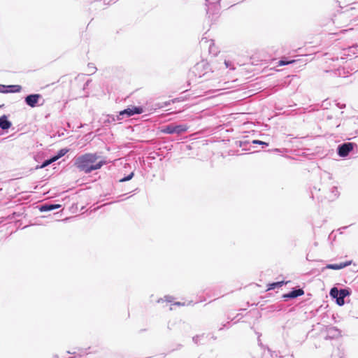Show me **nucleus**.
Here are the masks:
<instances>
[{
    "mask_svg": "<svg viewBox=\"0 0 358 358\" xmlns=\"http://www.w3.org/2000/svg\"><path fill=\"white\" fill-rule=\"evenodd\" d=\"M62 206L60 204L57 203H44L39 206H38V208L40 210V212H50L53 210H56Z\"/></svg>",
    "mask_w": 358,
    "mask_h": 358,
    "instance_id": "nucleus-11",
    "label": "nucleus"
},
{
    "mask_svg": "<svg viewBox=\"0 0 358 358\" xmlns=\"http://www.w3.org/2000/svg\"><path fill=\"white\" fill-rule=\"evenodd\" d=\"M334 329L340 332L339 329L337 327H334Z\"/></svg>",
    "mask_w": 358,
    "mask_h": 358,
    "instance_id": "nucleus-40",
    "label": "nucleus"
},
{
    "mask_svg": "<svg viewBox=\"0 0 358 358\" xmlns=\"http://www.w3.org/2000/svg\"><path fill=\"white\" fill-rule=\"evenodd\" d=\"M294 60H291L287 57H282L278 62V64L279 66H286L292 63H294Z\"/></svg>",
    "mask_w": 358,
    "mask_h": 358,
    "instance_id": "nucleus-15",
    "label": "nucleus"
},
{
    "mask_svg": "<svg viewBox=\"0 0 358 358\" xmlns=\"http://www.w3.org/2000/svg\"><path fill=\"white\" fill-rule=\"evenodd\" d=\"M224 65L226 68H229L231 70H234L235 68L234 67L232 63L229 60H224Z\"/></svg>",
    "mask_w": 358,
    "mask_h": 358,
    "instance_id": "nucleus-23",
    "label": "nucleus"
},
{
    "mask_svg": "<svg viewBox=\"0 0 358 358\" xmlns=\"http://www.w3.org/2000/svg\"><path fill=\"white\" fill-rule=\"evenodd\" d=\"M22 86L20 85H3L0 84V93H19L22 91Z\"/></svg>",
    "mask_w": 358,
    "mask_h": 358,
    "instance_id": "nucleus-10",
    "label": "nucleus"
},
{
    "mask_svg": "<svg viewBox=\"0 0 358 358\" xmlns=\"http://www.w3.org/2000/svg\"><path fill=\"white\" fill-rule=\"evenodd\" d=\"M3 106H4L3 104L0 105V108H2V107H3Z\"/></svg>",
    "mask_w": 358,
    "mask_h": 358,
    "instance_id": "nucleus-44",
    "label": "nucleus"
},
{
    "mask_svg": "<svg viewBox=\"0 0 358 358\" xmlns=\"http://www.w3.org/2000/svg\"><path fill=\"white\" fill-rule=\"evenodd\" d=\"M12 125L11 121L8 120V115L3 114L0 116V129L2 131L7 132Z\"/></svg>",
    "mask_w": 358,
    "mask_h": 358,
    "instance_id": "nucleus-12",
    "label": "nucleus"
},
{
    "mask_svg": "<svg viewBox=\"0 0 358 358\" xmlns=\"http://www.w3.org/2000/svg\"><path fill=\"white\" fill-rule=\"evenodd\" d=\"M91 82H92V80H91V79H88V80H87L84 83L83 87V90H85L88 87V86H89L90 83Z\"/></svg>",
    "mask_w": 358,
    "mask_h": 358,
    "instance_id": "nucleus-27",
    "label": "nucleus"
},
{
    "mask_svg": "<svg viewBox=\"0 0 358 358\" xmlns=\"http://www.w3.org/2000/svg\"><path fill=\"white\" fill-rule=\"evenodd\" d=\"M258 344H259V345H260L262 348H263V346H262V342H261V340H260L259 337L258 338Z\"/></svg>",
    "mask_w": 358,
    "mask_h": 358,
    "instance_id": "nucleus-37",
    "label": "nucleus"
},
{
    "mask_svg": "<svg viewBox=\"0 0 358 358\" xmlns=\"http://www.w3.org/2000/svg\"><path fill=\"white\" fill-rule=\"evenodd\" d=\"M117 1V0H115V1H113V3H115Z\"/></svg>",
    "mask_w": 358,
    "mask_h": 358,
    "instance_id": "nucleus-47",
    "label": "nucleus"
},
{
    "mask_svg": "<svg viewBox=\"0 0 358 358\" xmlns=\"http://www.w3.org/2000/svg\"><path fill=\"white\" fill-rule=\"evenodd\" d=\"M106 164V161L105 159H101L96 162H94L92 164L91 173L94 171L100 169L103 165Z\"/></svg>",
    "mask_w": 358,
    "mask_h": 358,
    "instance_id": "nucleus-14",
    "label": "nucleus"
},
{
    "mask_svg": "<svg viewBox=\"0 0 358 358\" xmlns=\"http://www.w3.org/2000/svg\"><path fill=\"white\" fill-rule=\"evenodd\" d=\"M326 268L332 269V270L342 269L341 263H339V264H328L326 266Z\"/></svg>",
    "mask_w": 358,
    "mask_h": 358,
    "instance_id": "nucleus-17",
    "label": "nucleus"
},
{
    "mask_svg": "<svg viewBox=\"0 0 358 358\" xmlns=\"http://www.w3.org/2000/svg\"><path fill=\"white\" fill-rule=\"evenodd\" d=\"M331 192L334 195L336 198H337L339 195V192L338 191V188L336 186H333L331 188Z\"/></svg>",
    "mask_w": 358,
    "mask_h": 358,
    "instance_id": "nucleus-22",
    "label": "nucleus"
},
{
    "mask_svg": "<svg viewBox=\"0 0 358 358\" xmlns=\"http://www.w3.org/2000/svg\"><path fill=\"white\" fill-rule=\"evenodd\" d=\"M184 303H181V302H179V301H177V302H175L173 303L174 306H184Z\"/></svg>",
    "mask_w": 358,
    "mask_h": 358,
    "instance_id": "nucleus-33",
    "label": "nucleus"
},
{
    "mask_svg": "<svg viewBox=\"0 0 358 358\" xmlns=\"http://www.w3.org/2000/svg\"><path fill=\"white\" fill-rule=\"evenodd\" d=\"M238 143L239 147H244L245 145L249 144V141H239L237 142Z\"/></svg>",
    "mask_w": 358,
    "mask_h": 358,
    "instance_id": "nucleus-26",
    "label": "nucleus"
},
{
    "mask_svg": "<svg viewBox=\"0 0 358 358\" xmlns=\"http://www.w3.org/2000/svg\"><path fill=\"white\" fill-rule=\"evenodd\" d=\"M336 153L341 158H346L350 154L356 155L358 153V145L354 142H344L337 146Z\"/></svg>",
    "mask_w": 358,
    "mask_h": 358,
    "instance_id": "nucleus-3",
    "label": "nucleus"
},
{
    "mask_svg": "<svg viewBox=\"0 0 358 358\" xmlns=\"http://www.w3.org/2000/svg\"><path fill=\"white\" fill-rule=\"evenodd\" d=\"M43 169V167L41 166V164L36 165V167L34 168L35 170H38V169Z\"/></svg>",
    "mask_w": 358,
    "mask_h": 358,
    "instance_id": "nucleus-35",
    "label": "nucleus"
},
{
    "mask_svg": "<svg viewBox=\"0 0 358 358\" xmlns=\"http://www.w3.org/2000/svg\"><path fill=\"white\" fill-rule=\"evenodd\" d=\"M224 327L229 328L230 323L228 322L226 324H223L222 327L219 329V330H222Z\"/></svg>",
    "mask_w": 358,
    "mask_h": 358,
    "instance_id": "nucleus-30",
    "label": "nucleus"
},
{
    "mask_svg": "<svg viewBox=\"0 0 358 358\" xmlns=\"http://www.w3.org/2000/svg\"><path fill=\"white\" fill-rule=\"evenodd\" d=\"M336 106L339 108H345L346 105L345 103H336Z\"/></svg>",
    "mask_w": 358,
    "mask_h": 358,
    "instance_id": "nucleus-31",
    "label": "nucleus"
},
{
    "mask_svg": "<svg viewBox=\"0 0 358 358\" xmlns=\"http://www.w3.org/2000/svg\"><path fill=\"white\" fill-rule=\"evenodd\" d=\"M213 72L210 64L204 60L198 62L194 66V73L196 76H199V78L205 76L208 72Z\"/></svg>",
    "mask_w": 358,
    "mask_h": 358,
    "instance_id": "nucleus-8",
    "label": "nucleus"
},
{
    "mask_svg": "<svg viewBox=\"0 0 358 358\" xmlns=\"http://www.w3.org/2000/svg\"><path fill=\"white\" fill-rule=\"evenodd\" d=\"M252 144L261 145H262L263 148L268 147V145H269L268 143L265 142V141H260V140H253L252 141Z\"/></svg>",
    "mask_w": 358,
    "mask_h": 358,
    "instance_id": "nucleus-19",
    "label": "nucleus"
},
{
    "mask_svg": "<svg viewBox=\"0 0 358 358\" xmlns=\"http://www.w3.org/2000/svg\"><path fill=\"white\" fill-rule=\"evenodd\" d=\"M351 294L352 289L348 287L341 289L333 287L329 291L330 297L339 306H343L345 304V298L350 296Z\"/></svg>",
    "mask_w": 358,
    "mask_h": 358,
    "instance_id": "nucleus-2",
    "label": "nucleus"
},
{
    "mask_svg": "<svg viewBox=\"0 0 358 358\" xmlns=\"http://www.w3.org/2000/svg\"><path fill=\"white\" fill-rule=\"evenodd\" d=\"M304 294V291L303 288H301L299 286L294 287L291 289L287 293H285L282 295V298L285 300L287 299H294L299 296H301Z\"/></svg>",
    "mask_w": 358,
    "mask_h": 358,
    "instance_id": "nucleus-9",
    "label": "nucleus"
},
{
    "mask_svg": "<svg viewBox=\"0 0 358 358\" xmlns=\"http://www.w3.org/2000/svg\"><path fill=\"white\" fill-rule=\"evenodd\" d=\"M160 131L166 134L181 135L185 134L189 129L186 124L170 123L160 127Z\"/></svg>",
    "mask_w": 358,
    "mask_h": 358,
    "instance_id": "nucleus-4",
    "label": "nucleus"
},
{
    "mask_svg": "<svg viewBox=\"0 0 358 358\" xmlns=\"http://www.w3.org/2000/svg\"><path fill=\"white\" fill-rule=\"evenodd\" d=\"M203 336V334H202V335H196V336L192 337V341L195 344L199 345V340Z\"/></svg>",
    "mask_w": 358,
    "mask_h": 358,
    "instance_id": "nucleus-20",
    "label": "nucleus"
},
{
    "mask_svg": "<svg viewBox=\"0 0 358 358\" xmlns=\"http://www.w3.org/2000/svg\"><path fill=\"white\" fill-rule=\"evenodd\" d=\"M69 358H73V357H69Z\"/></svg>",
    "mask_w": 358,
    "mask_h": 358,
    "instance_id": "nucleus-50",
    "label": "nucleus"
},
{
    "mask_svg": "<svg viewBox=\"0 0 358 358\" xmlns=\"http://www.w3.org/2000/svg\"><path fill=\"white\" fill-rule=\"evenodd\" d=\"M144 112L145 110L143 106L131 105L120 110L117 115V119L122 120L125 117H130L134 115L142 114Z\"/></svg>",
    "mask_w": 358,
    "mask_h": 358,
    "instance_id": "nucleus-5",
    "label": "nucleus"
},
{
    "mask_svg": "<svg viewBox=\"0 0 358 358\" xmlns=\"http://www.w3.org/2000/svg\"><path fill=\"white\" fill-rule=\"evenodd\" d=\"M50 158L52 161V162H56V161H57L59 159L55 154L52 155V156H50Z\"/></svg>",
    "mask_w": 358,
    "mask_h": 358,
    "instance_id": "nucleus-29",
    "label": "nucleus"
},
{
    "mask_svg": "<svg viewBox=\"0 0 358 358\" xmlns=\"http://www.w3.org/2000/svg\"><path fill=\"white\" fill-rule=\"evenodd\" d=\"M241 317V315H240V314H237V315L236 316V317Z\"/></svg>",
    "mask_w": 358,
    "mask_h": 358,
    "instance_id": "nucleus-42",
    "label": "nucleus"
},
{
    "mask_svg": "<svg viewBox=\"0 0 358 358\" xmlns=\"http://www.w3.org/2000/svg\"><path fill=\"white\" fill-rule=\"evenodd\" d=\"M352 260L341 262L342 269L350 266L352 264Z\"/></svg>",
    "mask_w": 358,
    "mask_h": 358,
    "instance_id": "nucleus-25",
    "label": "nucleus"
},
{
    "mask_svg": "<svg viewBox=\"0 0 358 358\" xmlns=\"http://www.w3.org/2000/svg\"><path fill=\"white\" fill-rule=\"evenodd\" d=\"M49 166L48 164L47 159L44 160L42 164H41V166L45 168L46 166Z\"/></svg>",
    "mask_w": 358,
    "mask_h": 358,
    "instance_id": "nucleus-32",
    "label": "nucleus"
},
{
    "mask_svg": "<svg viewBox=\"0 0 358 358\" xmlns=\"http://www.w3.org/2000/svg\"><path fill=\"white\" fill-rule=\"evenodd\" d=\"M241 317V315H240V314H237V315L236 316V317Z\"/></svg>",
    "mask_w": 358,
    "mask_h": 358,
    "instance_id": "nucleus-43",
    "label": "nucleus"
},
{
    "mask_svg": "<svg viewBox=\"0 0 358 358\" xmlns=\"http://www.w3.org/2000/svg\"><path fill=\"white\" fill-rule=\"evenodd\" d=\"M205 6L206 7V16L210 18V15L213 17L215 15H217L220 10V3L222 0H204Z\"/></svg>",
    "mask_w": 358,
    "mask_h": 358,
    "instance_id": "nucleus-7",
    "label": "nucleus"
},
{
    "mask_svg": "<svg viewBox=\"0 0 358 358\" xmlns=\"http://www.w3.org/2000/svg\"><path fill=\"white\" fill-rule=\"evenodd\" d=\"M55 358H59V357H58V356H56V357H55Z\"/></svg>",
    "mask_w": 358,
    "mask_h": 358,
    "instance_id": "nucleus-48",
    "label": "nucleus"
},
{
    "mask_svg": "<svg viewBox=\"0 0 358 358\" xmlns=\"http://www.w3.org/2000/svg\"><path fill=\"white\" fill-rule=\"evenodd\" d=\"M87 66L91 71L90 74L94 73L96 71V68L93 63H89Z\"/></svg>",
    "mask_w": 358,
    "mask_h": 358,
    "instance_id": "nucleus-21",
    "label": "nucleus"
},
{
    "mask_svg": "<svg viewBox=\"0 0 358 358\" xmlns=\"http://www.w3.org/2000/svg\"><path fill=\"white\" fill-rule=\"evenodd\" d=\"M24 101L26 105L31 108L43 106L45 103V99L41 94L32 93L29 94L24 97Z\"/></svg>",
    "mask_w": 358,
    "mask_h": 358,
    "instance_id": "nucleus-6",
    "label": "nucleus"
},
{
    "mask_svg": "<svg viewBox=\"0 0 358 358\" xmlns=\"http://www.w3.org/2000/svg\"><path fill=\"white\" fill-rule=\"evenodd\" d=\"M113 0H109L108 3H109L110 1H113Z\"/></svg>",
    "mask_w": 358,
    "mask_h": 358,
    "instance_id": "nucleus-45",
    "label": "nucleus"
},
{
    "mask_svg": "<svg viewBox=\"0 0 358 358\" xmlns=\"http://www.w3.org/2000/svg\"><path fill=\"white\" fill-rule=\"evenodd\" d=\"M276 152H279V149H275V150Z\"/></svg>",
    "mask_w": 358,
    "mask_h": 358,
    "instance_id": "nucleus-46",
    "label": "nucleus"
},
{
    "mask_svg": "<svg viewBox=\"0 0 358 358\" xmlns=\"http://www.w3.org/2000/svg\"><path fill=\"white\" fill-rule=\"evenodd\" d=\"M100 158L96 153H85L83 155L76 157L73 159V166L80 171L88 174L91 173L92 164Z\"/></svg>",
    "mask_w": 358,
    "mask_h": 358,
    "instance_id": "nucleus-1",
    "label": "nucleus"
},
{
    "mask_svg": "<svg viewBox=\"0 0 358 358\" xmlns=\"http://www.w3.org/2000/svg\"><path fill=\"white\" fill-rule=\"evenodd\" d=\"M70 149L68 148H61L59 149L56 153V156L57 157V158L59 159L60 158H62V157H64L66 153H68L69 152Z\"/></svg>",
    "mask_w": 358,
    "mask_h": 358,
    "instance_id": "nucleus-16",
    "label": "nucleus"
},
{
    "mask_svg": "<svg viewBox=\"0 0 358 358\" xmlns=\"http://www.w3.org/2000/svg\"><path fill=\"white\" fill-rule=\"evenodd\" d=\"M103 1H104V2H106L107 0H103Z\"/></svg>",
    "mask_w": 358,
    "mask_h": 358,
    "instance_id": "nucleus-49",
    "label": "nucleus"
},
{
    "mask_svg": "<svg viewBox=\"0 0 358 358\" xmlns=\"http://www.w3.org/2000/svg\"><path fill=\"white\" fill-rule=\"evenodd\" d=\"M348 227H341L340 229H338V231H342V230H344L345 229H347ZM341 233H342V231H341Z\"/></svg>",
    "mask_w": 358,
    "mask_h": 358,
    "instance_id": "nucleus-38",
    "label": "nucleus"
},
{
    "mask_svg": "<svg viewBox=\"0 0 358 358\" xmlns=\"http://www.w3.org/2000/svg\"><path fill=\"white\" fill-rule=\"evenodd\" d=\"M170 104V103L169 101H166L163 103L162 106H160V108H163V107H166L168 106Z\"/></svg>",
    "mask_w": 358,
    "mask_h": 358,
    "instance_id": "nucleus-34",
    "label": "nucleus"
},
{
    "mask_svg": "<svg viewBox=\"0 0 358 358\" xmlns=\"http://www.w3.org/2000/svg\"><path fill=\"white\" fill-rule=\"evenodd\" d=\"M34 159H35V160H36V161H37V162L38 161V157H37V156H36V157H34Z\"/></svg>",
    "mask_w": 358,
    "mask_h": 358,
    "instance_id": "nucleus-41",
    "label": "nucleus"
},
{
    "mask_svg": "<svg viewBox=\"0 0 358 358\" xmlns=\"http://www.w3.org/2000/svg\"><path fill=\"white\" fill-rule=\"evenodd\" d=\"M166 301L169 303H171L173 300V297L171 296H165Z\"/></svg>",
    "mask_w": 358,
    "mask_h": 358,
    "instance_id": "nucleus-28",
    "label": "nucleus"
},
{
    "mask_svg": "<svg viewBox=\"0 0 358 358\" xmlns=\"http://www.w3.org/2000/svg\"><path fill=\"white\" fill-rule=\"evenodd\" d=\"M118 120L117 119V115H108V122H115L116 121H117Z\"/></svg>",
    "mask_w": 358,
    "mask_h": 358,
    "instance_id": "nucleus-24",
    "label": "nucleus"
},
{
    "mask_svg": "<svg viewBox=\"0 0 358 358\" xmlns=\"http://www.w3.org/2000/svg\"><path fill=\"white\" fill-rule=\"evenodd\" d=\"M134 176V173L132 171L130 173H129L128 175L124 176L123 178H120L119 180V182H124L129 181V180H131Z\"/></svg>",
    "mask_w": 358,
    "mask_h": 358,
    "instance_id": "nucleus-18",
    "label": "nucleus"
},
{
    "mask_svg": "<svg viewBox=\"0 0 358 358\" xmlns=\"http://www.w3.org/2000/svg\"><path fill=\"white\" fill-rule=\"evenodd\" d=\"M286 283L287 282H285L284 280L270 282L267 285V290H272L276 288H280Z\"/></svg>",
    "mask_w": 358,
    "mask_h": 358,
    "instance_id": "nucleus-13",
    "label": "nucleus"
},
{
    "mask_svg": "<svg viewBox=\"0 0 358 358\" xmlns=\"http://www.w3.org/2000/svg\"><path fill=\"white\" fill-rule=\"evenodd\" d=\"M47 161H48V165H50V164L53 163L52 161L50 159V158L47 159Z\"/></svg>",
    "mask_w": 358,
    "mask_h": 358,
    "instance_id": "nucleus-36",
    "label": "nucleus"
},
{
    "mask_svg": "<svg viewBox=\"0 0 358 358\" xmlns=\"http://www.w3.org/2000/svg\"><path fill=\"white\" fill-rule=\"evenodd\" d=\"M161 301H164V299H159L157 301V302H158V303H160Z\"/></svg>",
    "mask_w": 358,
    "mask_h": 358,
    "instance_id": "nucleus-39",
    "label": "nucleus"
}]
</instances>
